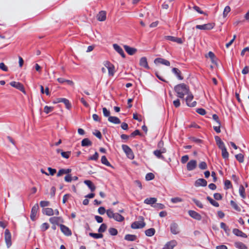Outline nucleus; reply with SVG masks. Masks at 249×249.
<instances>
[{
	"label": "nucleus",
	"instance_id": "c85d7f7f",
	"mask_svg": "<svg viewBox=\"0 0 249 249\" xmlns=\"http://www.w3.org/2000/svg\"><path fill=\"white\" fill-rule=\"evenodd\" d=\"M157 201L156 198L155 197H150L145 199L144 201V203L147 204L153 205L155 204Z\"/></svg>",
	"mask_w": 249,
	"mask_h": 249
},
{
	"label": "nucleus",
	"instance_id": "0e129e2a",
	"mask_svg": "<svg viewBox=\"0 0 249 249\" xmlns=\"http://www.w3.org/2000/svg\"><path fill=\"white\" fill-rule=\"evenodd\" d=\"M98 213L100 214H104L106 212L107 213V211L105 208L103 207H100L99 208L98 210Z\"/></svg>",
	"mask_w": 249,
	"mask_h": 249
},
{
	"label": "nucleus",
	"instance_id": "1a4fd4ad",
	"mask_svg": "<svg viewBox=\"0 0 249 249\" xmlns=\"http://www.w3.org/2000/svg\"><path fill=\"white\" fill-rule=\"evenodd\" d=\"M178 244L177 241L175 240H171L167 242L162 249H173Z\"/></svg>",
	"mask_w": 249,
	"mask_h": 249
},
{
	"label": "nucleus",
	"instance_id": "f257e3e1",
	"mask_svg": "<svg viewBox=\"0 0 249 249\" xmlns=\"http://www.w3.org/2000/svg\"><path fill=\"white\" fill-rule=\"evenodd\" d=\"M174 89L177 94V96L180 98H183L184 95H187L190 92L188 87L184 84L176 86Z\"/></svg>",
	"mask_w": 249,
	"mask_h": 249
},
{
	"label": "nucleus",
	"instance_id": "9b49d317",
	"mask_svg": "<svg viewBox=\"0 0 249 249\" xmlns=\"http://www.w3.org/2000/svg\"><path fill=\"white\" fill-rule=\"evenodd\" d=\"M39 209L38 204H36L33 207L31 210L30 217L31 219L34 221L36 220V214Z\"/></svg>",
	"mask_w": 249,
	"mask_h": 249
},
{
	"label": "nucleus",
	"instance_id": "338daca9",
	"mask_svg": "<svg viewBox=\"0 0 249 249\" xmlns=\"http://www.w3.org/2000/svg\"><path fill=\"white\" fill-rule=\"evenodd\" d=\"M65 181L67 182H71L72 181V176L71 175H67L65 177Z\"/></svg>",
	"mask_w": 249,
	"mask_h": 249
},
{
	"label": "nucleus",
	"instance_id": "f03ea898",
	"mask_svg": "<svg viewBox=\"0 0 249 249\" xmlns=\"http://www.w3.org/2000/svg\"><path fill=\"white\" fill-rule=\"evenodd\" d=\"M107 214L110 218H113L118 222H122L124 220V218L119 213H114L111 209L107 210Z\"/></svg>",
	"mask_w": 249,
	"mask_h": 249
},
{
	"label": "nucleus",
	"instance_id": "69168bd1",
	"mask_svg": "<svg viewBox=\"0 0 249 249\" xmlns=\"http://www.w3.org/2000/svg\"><path fill=\"white\" fill-rule=\"evenodd\" d=\"M189 160V157L188 155H185L182 157L181 159V162L182 163H185Z\"/></svg>",
	"mask_w": 249,
	"mask_h": 249
},
{
	"label": "nucleus",
	"instance_id": "774afa93",
	"mask_svg": "<svg viewBox=\"0 0 249 249\" xmlns=\"http://www.w3.org/2000/svg\"><path fill=\"white\" fill-rule=\"evenodd\" d=\"M8 37L9 36L6 34V32H0V38L4 39Z\"/></svg>",
	"mask_w": 249,
	"mask_h": 249
},
{
	"label": "nucleus",
	"instance_id": "a18cd8bd",
	"mask_svg": "<svg viewBox=\"0 0 249 249\" xmlns=\"http://www.w3.org/2000/svg\"><path fill=\"white\" fill-rule=\"evenodd\" d=\"M171 201L173 203H178L182 202V199L178 197H176L171 198Z\"/></svg>",
	"mask_w": 249,
	"mask_h": 249
},
{
	"label": "nucleus",
	"instance_id": "423d86ee",
	"mask_svg": "<svg viewBox=\"0 0 249 249\" xmlns=\"http://www.w3.org/2000/svg\"><path fill=\"white\" fill-rule=\"evenodd\" d=\"M4 238L6 246L9 248L12 245L11 234L9 230L6 229L4 232Z\"/></svg>",
	"mask_w": 249,
	"mask_h": 249
},
{
	"label": "nucleus",
	"instance_id": "f3484780",
	"mask_svg": "<svg viewBox=\"0 0 249 249\" xmlns=\"http://www.w3.org/2000/svg\"><path fill=\"white\" fill-rule=\"evenodd\" d=\"M154 63L155 64H161L167 66H170V63L169 61L161 58H157L155 59Z\"/></svg>",
	"mask_w": 249,
	"mask_h": 249
},
{
	"label": "nucleus",
	"instance_id": "393cba45",
	"mask_svg": "<svg viewBox=\"0 0 249 249\" xmlns=\"http://www.w3.org/2000/svg\"><path fill=\"white\" fill-rule=\"evenodd\" d=\"M57 102L63 103L65 104L66 107L69 109H70L71 107V103H70L69 101L66 98H59V99H58Z\"/></svg>",
	"mask_w": 249,
	"mask_h": 249
},
{
	"label": "nucleus",
	"instance_id": "4d7b16f0",
	"mask_svg": "<svg viewBox=\"0 0 249 249\" xmlns=\"http://www.w3.org/2000/svg\"><path fill=\"white\" fill-rule=\"evenodd\" d=\"M207 57H210L211 60H212V61L213 63H214V58H215V55L214 54V53H212V52H210L208 54V55L206 56Z\"/></svg>",
	"mask_w": 249,
	"mask_h": 249
},
{
	"label": "nucleus",
	"instance_id": "864d4df0",
	"mask_svg": "<svg viewBox=\"0 0 249 249\" xmlns=\"http://www.w3.org/2000/svg\"><path fill=\"white\" fill-rule=\"evenodd\" d=\"M103 114L105 117H110V111L108 110L106 107L103 108Z\"/></svg>",
	"mask_w": 249,
	"mask_h": 249
},
{
	"label": "nucleus",
	"instance_id": "5fc2aeb1",
	"mask_svg": "<svg viewBox=\"0 0 249 249\" xmlns=\"http://www.w3.org/2000/svg\"><path fill=\"white\" fill-rule=\"evenodd\" d=\"M99 157V155L97 152H95V153L92 156L90 157L89 158V160H98Z\"/></svg>",
	"mask_w": 249,
	"mask_h": 249
},
{
	"label": "nucleus",
	"instance_id": "4be33fe9",
	"mask_svg": "<svg viewBox=\"0 0 249 249\" xmlns=\"http://www.w3.org/2000/svg\"><path fill=\"white\" fill-rule=\"evenodd\" d=\"M114 50L117 52L123 58L125 57L123 49L117 44H114L113 45Z\"/></svg>",
	"mask_w": 249,
	"mask_h": 249
},
{
	"label": "nucleus",
	"instance_id": "ddd939ff",
	"mask_svg": "<svg viewBox=\"0 0 249 249\" xmlns=\"http://www.w3.org/2000/svg\"><path fill=\"white\" fill-rule=\"evenodd\" d=\"M197 166V161L196 160H191L187 164V169L192 171L195 169Z\"/></svg>",
	"mask_w": 249,
	"mask_h": 249
},
{
	"label": "nucleus",
	"instance_id": "7c9ffc66",
	"mask_svg": "<svg viewBox=\"0 0 249 249\" xmlns=\"http://www.w3.org/2000/svg\"><path fill=\"white\" fill-rule=\"evenodd\" d=\"M43 213L49 216H51L54 214L53 210L51 208L43 209Z\"/></svg>",
	"mask_w": 249,
	"mask_h": 249
},
{
	"label": "nucleus",
	"instance_id": "2eb2a0df",
	"mask_svg": "<svg viewBox=\"0 0 249 249\" xmlns=\"http://www.w3.org/2000/svg\"><path fill=\"white\" fill-rule=\"evenodd\" d=\"M10 84L11 86L19 89L22 92H24V87L23 85L20 83L13 81L11 82Z\"/></svg>",
	"mask_w": 249,
	"mask_h": 249
},
{
	"label": "nucleus",
	"instance_id": "cd10ccee",
	"mask_svg": "<svg viewBox=\"0 0 249 249\" xmlns=\"http://www.w3.org/2000/svg\"><path fill=\"white\" fill-rule=\"evenodd\" d=\"M108 121L114 124H119L121 123L120 120L117 117L110 116L108 118Z\"/></svg>",
	"mask_w": 249,
	"mask_h": 249
},
{
	"label": "nucleus",
	"instance_id": "052dcab7",
	"mask_svg": "<svg viewBox=\"0 0 249 249\" xmlns=\"http://www.w3.org/2000/svg\"><path fill=\"white\" fill-rule=\"evenodd\" d=\"M225 186L226 189L231 188L232 187L231 182L229 180H226L225 181Z\"/></svg>",
	"mask_w": 249,
	"mask_h": 249
},
{
	"label": "nucleus",
	"instance_id": "39448f33",
	"mask_svg": "<svg viewBox=\"0 0 249 249\" xmlns=\"http://www.w3.org/2000/svg\"><path fill=\"white\" fill-rule=\"evenodd\" d=\"M122 147L123 151L125 153L127 158L131 160L133 159L134 158V155L131 148L125 144L122 145Z\"/></svg>",
	"mask_w": 249,
	"mask_h": 249
},
{
	"label": "nucleus",
	"instance_id": "3c124183",
	"mask_svg": "<svg viewBox=\"0 0 249 249\" xmlns=\"http://www.w3.org/2000/svg\"><path fill=\"white\" fill-rule=\"evenodd\" d=\"M199 168L201 169L204 170L207 168V164L204 161L201 162L198 165Z\"/></svg>",
	"mask_w": 249,
	"mask_h": 249
},
{
	"label": "nucleus",
	"instance_id": "dca6fc26",
	"mask_svg": "<svg viewBox=\"0 0 249 249\" xmlns=\"http://www.w3.org/2000/svg\"><path fill=\"white\" fill-rule=\"evenodd\" d=\"M188 213L191 217L196 220H200L201 219L200 214L194 211L190 210L188 212Z\"/></svg>",
	"mask_w": 249,
	"mask_h": 249
},
{
	"label": "nucleus",
	"instance_id": "9d476101",
	"mask_svg": "<svg viewBox=\"0 0 249 249\" xmlns=\"http://www.w3.org/2000/svg\"><path fill=\"white\" fill-rule=\"evenodd\" d=\"M170 231L173 234H178L179 233L180 230L178 225L176 223H172L170 225Z\"/></svg>",
	"mask_w": 249,
	"mask_h": 249
},
{
	"label": "nucleus",
	"instance_id": "f704fd0d",
	"mask_svg": "<svg viewBox=\"0 0 249 249\" xmlns=\"http://www.w3.org/2000/svg\"><path fill=\"white\" fill-rule=\"evenodd\" d=\"M172 71L179 79L182 80L183 79V77L180 74V71L178 69L174 68L172 69Z\"/></svg>",
	"mask_w": 249,
	"mask_h": 249
},
{
	"label": "nucleus",
	"instance_id": "6ab92c4d",
	"mask_svg": "<svg viewBox=\"0 0 249 249\" xmlns=\"http://www.w3.org/2000/svg\"><path fill=\"white\" fill-rule=\"evenodd\" d=\"M61 231L66 235L70 236L71 234V232L69 228L64 225H60Z\"/></svg>",
	"mask_w": 249,
	"mask_h": 249
},
{
	"label": "nucleus",
	"instance_id": "09e8293b",
	"mask_svg": "<svg viewBox=\"0 0 249 249\" xmlns=\"http://www.w3.org/2000/svg\"><path fill=\"white\" fill-rule=\"evenodd\" d=\"M193 201L195 203V204L199 208H202L203 207V204L200 201L196 199H193Z\"/></svg>",
	"mask_w": 249,
	"mask_h": 249
},
{
	"label": "nucleus",
	"instance_id": "a211bd4d",
	"mask_svg": "<svg viewBox=\"0 0 249 249\" xmlns=\"http://www.w3.org/2000/svg\"><path fill=\"white\" fill-rule=\"evenodd\" d=\"M207 184V181L203 178H199L197 179L195 183V186L196 187L206 186Z\"/></svg>",
	"mask_w": 249,
	"mask_h": 249
},
{
	"label": "nucleus",
	"instance_id": "ea45409f",
	"mask_svg": "<svg viewBox=\"0 0 249 249\" xmlns=\"http://www.w3.org/2000/svg\"><path fill=\"white\" fill-rule=\"evenodd\" d=\"M89 235L95 239L102 238L103 237V235L102 233H94L90 232L89 233Z\"/></svg>",
	"mask_w": 249,
	"mask_h": 249
},
{
	"label": "nucleus",
	"instance_id": "8fccbe9b",
	"mask_svg": "<svg viewBox=\"0 0 249 249\" xmlns=\"http://www.w3.org/2000/svg\"><path fill=\"white\" fill-rule=\"evenodd\" d=\"M154 178V175L152 173H149L146 174L145 176V179L147 180H150Z\"/></svg>",
	"mask_w": 249,
	"mask_h": 249
},
{
	"label": "nucleus",
	"instance_id": "473e14b6",
	"mask_svg": "<svg viewBox=\"0 0 249 249\" xmlns=\"http://www.w3.org/2000/svg\"><path fill=\"white\" fill-rule=\"evenodd\" d=\"M236 248L239 249H247V247L243 243L241 242H237L235 243Z\"/></svg>",
	"mask_w": 249,
	"mask_h": 249
},
{
	"label": "nucleus",
	"instance_id": "bb28decb",
	"mask_svg": "<svg viewBox=\"0 0 249 249\" xmlns=\"http://www.w3.org/2000/svg\"><path fill=\"white\" fill-rule=\"evenodd\" d=\"M84 182L86 185H87L88 186V187L91 192H93L95 191L96 187L91 181L89 180H86L84 181Z\"/></svg>",
	"mask_w": 249,
	"mask_h": 249
},
{
	"label": "nucleus",
	"instance_id": "79ce46f5",
	"mask_svg": "<svg viewBox=\"0 0 249 249\" xmlns=\"http://www.w3.org/2000/svg\"><path fill=\"white\" fill-rule=\"evenodd\" d=\"M136 237L134 235L127 234L125 236L124 239L128 241H134Z\"/></svg>",
	"mask_w": 249,
	"mask_h": 249
},
{
	"label": "nucleus",
	"instance_id": "e433bc0d",
	"mask_svg": "<svg viewBox=\"0 0 249 249\" xmlns=\"http://www.w3.org/2000/svg\"><path fill=\"white\" fill-rule=\"evenodd\" d=\"M222 151V157L225 159H228L229 158V153L228 152L226 147L221 149Z\"/></svg>",
	"mask_w": 249,
	"mask_h": 249
},
{
	"label": "nucleus",
	"instance_id": "b1692460",
	"mask_svg": "<svg viewBox=\"0 0 249 249\" xmlns=\"http://www.w3.org/2000/svg\"><path fill=\"white\" fill-rule=\"evenodd\" d=\"M233 233L237 236H240L244 238H247V235L246 233L242 232L241 231L237 229L233 230Z\"/></svg>",
	"mask_w": 249,
	"mask_h": 249
},
{
	"label": "nucleus",
	"instance_id": "5701e85b",
	"mask_svg": "<svg viewBox=\"0 0 249 249\" xmlns=\"http://www.w3.org/2000/svg\"><path fill=\"white\" fill-rule=\"evenodd\" d=\"M97 18L99 21H104L106 19V12L104 11H100L97 15Z\"/></svg>",
	"mask_w": 249,
	"mask_h": 249
},
{
	"label": "nucleus",
	"instance_id": "6e6552de",
	"mask_svg": "<svg viewBox=\"0 0 249 249\" xmlns=\"http://www.w3.org/2000/svg\"><path fill=\"white\" fill-rule=\"evenodd\" d=\"M105 66L107 68L108 71V74L109 76H113L115 72L114 66L109 62H106Z\"/></svg>",
	"mask_w": 249,
	"mask_h": 249
},
{
	"label": "nucleus",
	"instance_id": "bf43d9fd",
	"mask_svg": "<svg viewBox=\"0 0 249 249\" xmlns=\"http://www.w3.org/2000/svg\"><path fill=\"white\" fill-rule=\"evenodd\" d=\"M64 174H66L65 169H61L58 171L57 174V177H59Z\"/></svg>",
	"mask_w": 249,
	"mask_h": 249
},
{
	"label": "nucleus",
	"instance_id": "49530a36",
	"mask_svg": "<svg viewBox=\"0 0 249 249\" xmlns=\"http://www.w3.org/2000/svg\"><path fill=\"white\" fill-rule=\"evenodd\" d=\"M236 160L240 162H243L244 161V156L242 154H239L235 156Z\"/></svg>",
	"mask_w": 249,
	"mask_h": 249
},
{
	"label": "nucleus",
	"instance_id": "6e6d98bb",
	"mask_svg": "<svg viewBox=\"0 0 249 249\" xmlns=\"http://www.w3.org/2000/svg\"><path fill=\"white\" fill-rule=\"evenodd\" d=\"M49 227V225L47 223H43L41 226V229L42 231L47 230Z\"/></svg>",
	"mask_w": 249,
	"mask_h": 249
},
{
	"label": "nucleus",
	"instance_id": "c756f323",
	"mask_svg": "<svg viewBox=\"0 0 249 249\" xmlns=\"http://www.w3.org/2000/svg\"><path fill=\"white\" fill-rule=\"evenodd\" d=\"M239 193L240 196L243 198L245 199L246 197V195L245 193V189L242 185L239 186Z\"/></svg>",
	"mask_w": 249,
	"mask_h": 249
},
{
	"label": "nucleus",
	"instance_id": "603ef678",
	"mask_svg": "<svg viewBox=\"0 0 249 249\" xmlns=\"http://www.w3.org/2000/svg\"><path fill=\"white\" fill-rule=\"evenodd\" d=\"M231 8L229 6H227L225 7L224 12H223V16L224 17H226L228 14L230 12Z\"/></svg>",
	"mask_w": 249,
	"mask_h": 249
},
{
	"label": "nucleus",
	"instance_id": "72a5a7b5",
	"mask_svg": "<svg viewBox=\"0 0 249 249\" xmlns=\"http://www.w3.org/2000/svg\"><path fill=\"white\" fill-rule=\"evenodd\" d=\"M57 153H61V156L66 159H68L70 156L71 152L68 151V152H63L60 149H57Z\"/></svg>",
	"mask_w": 249,
	"mask_h": 249
},
{
	"label": "nucleus",
	"instance_id": "37998d69",
	"mask_svg": "<svg viewBox=\"0 0 249 249\" xmlns=\"http://www.w3.org/2000/svg\"><path fill=\"white\" fill-rule=\"evenodd\" d=\"M107 228V226L106 224L103 223L100 226V228H99L98 231L99 232H103L106 231V229Z\"/></svg>",
	"mask_w": 249,
	"mask_h": 249
},
{
	"label": "nucleus",
	"instance_id": "e2e57ef3",
	"mask_svg": "<svg viewBox=\"0 0 249 249\" xmlns=\"http://www.w3.org/2000/svg\"><path fill=\"white\" fill-rule=\"evenodd\" d=\"M196 112H197L198 114H200V115H205V114H206V112L205 110V109H204L203 108H197V109H196Z\"/></svg>",
	"mask_w": 249,
	"mask_h": 249
},
{
	"label": "nucleus",
	"instance_id": "20e7f679",
	"mask_svg": "<svg viewBox=\"0 0 249 249\" xmlns=\"http://www.w3.org/2000/svg\"><path fill=\"white\" fill-rule=\"evenodd\" d=\"M140 220L135 221L131 224V227L133 229H142L145 227V223L144 222L143 218L140 217Z\"/></svg>",
	"mask_w": 249,
	"mask_h": 249
},
{
	"label": "nucleus",
	"instance_id": "a19ab883",
	"mask_svg": "<svg viewBox=\"0 0 249 249\" xmlns=\"http://www.w3.org/2000/svg\"><path fill=\"white\" fill-rule=\"evenodd\" d=\"M101 162L103 164H104L107 166H111V164L108 161V160L105 156H103L102 157Z\"/></svg>",
	"mask_w": 249,
	"mask_h": 249
},
{
	"label": "nucleus",
	"instance_id": "4468645a",
	"mask_svg": "<svg viewBox=\"0 0 249 249\" xmlns=\"http://www.w3.org/2000/svg\"><path fill=\"white\" fill-rule=\"evenodd\" d=\"M164 39L168 40H170L173 42H177L178 44H182L183 41L181 38L176 37L172 36H165Z\"/></svg>",
	"mask_w": 249,
	"mask_h": 249
},
{
	"label": "nucleus",
	"instance_id": "4c0bfd02",
	"mask_svg": "<svg viewBox=\"0 0 249 249\" xmlns=\"http://www.w3.org/2000/svg\"><path fill=\"white\" fill-rule=\"evenodd\" d=\"M207 199L210 202V203L213 205V206H215V207H218L219 206V204L217 202H216V201L214 200L213 199H212L211 197L210 196H207Z\"/></svg>",
	"mask_w": 249,
	"mask_h": 249
},
{
	"label": "nucleus",
	"instance_id": "aec40b11",
	"mask_svg": "<svg viewBox=\"0 0 249 249\" xmlns=\"http://www.w3.org/2000/svg\"><path fill=\"white\" fill-rule=\"evenodd\" d=\"M124 47L125 51L129 55H133L137 52V50L136 49L130 47L127 45H124Z\"/></svg>",
	"mask_w": 249,
	"mask_h": 249
},
{
	"label": "nucleus",
	"instance_id": "f8f14e48",
	"mask_svg": "<svg viewBox=\"0 0 249 249\" xmlns=\"http://www.w3.org/2000/svg\"><path fill=\"white\" fill-rule=\"evenodd\" d=\"M166 150L164 148H160L159 150H156L154 151V154L159 159H164V157L162 155L166 152Z\"/></svg>",
	"mask_w": 249,
	"mask_h": 249
},
{
	"label": "nucleus",
	"instance_id": "7ed1b4c3",
	"mask_svg": "<svg viewBox=\"0 0 249 249\" xmlns=\"http://www.w3.org/2000/svg\"><path fill=\"white\" fill-rule=\"evenodd\" d=\"M214 23H209L203 25H197L195 27H193V30H210L214 27Z\"/></svg>",
	"mask_w": 249,
	"mask_h": 249
},
{
	"label": "nucleus",
	"instance_id": "680f3d73",
	"mask_svg": "<svg viewBox=\"0 0 249 249\" xmlns=\"http://www.w3.org/2000/svg\"><path fill=\"white\" fill-rule=\"evenodd\" d=\"M50 202L48 201H41L40 202V206L42 207H45L49 205Z\"/></svg>",
	"mask_w": 249,
	"mask_h": 249
},
{
	"label": "nucleus",
	"instance_id": "13d9d810",
	"mask_svg": "<svg viewBox=\"0 0 249 249\" xmlns=\"http://www.w3.org/2000/svg\"><path fill=\"white\" fill-rule=\"evenodd\" d=\"M153 207L158 209H163L165 207L164 205L161 203H157Z\"/></svg>",
	"mask_w": 249,
	"mask_h": 249
},
{
	"label": "nucleus",
	"instance_id": "de8ad7c7",
	"mask_svg": "<svg viewBox=\"0 0 249 249\" xmlns=\"http://www.w3.org/2000/svg\"><path fill=\"white\" fill-rule=\"evenodd\" d=\"M108 231L111 235H116L118 234L117 230L113 228H110Z\"/></svg>",
	"mask_w": 249,
	"mask_h": 249
},
{
	"label": "nucleus",
	"instance_id": "a878e982",
	"mask_svg": "<svg viewBox=\"0 0 249 249\" xmlns=\"http://www.w3.org/2000/svg\"><path fill=\"white\" fill-rule=\"evenodd\" d=\"M49 221L53 224H58L59 222H62L60 217H52L50 218Z\"/></svg>",
	"mask_w": 249,
	"mask_h": 249
},
{
	"label": "nucleus",
	"instance_id": "c9c22d12",
	"mask_svg": "<svg viewBox=\"0 0 249 249\" xmlns=\"http://www.w3.org/2000/svg\"><path fill=\"white\" fill-rule=\"evenodd\" d=\"M155 230L154 228H150L145 231V233L147 236H152L154 235Z\"/></svg>",
	"mask_w": 249,
	"mask_h": 249
},
{
	"label": "nucleus",
	"instance_id": "58836bf2",
	"mask_svg": "<svg viewBox=\"0 0 249 249\" xmlns=\"http://www.w3.org/2000/svg\"><path fill=\"white\" fill-rule=\"evenodd\" d=\"M230 204L236 211H237L238 212H240L241 211L240 208L233 200H231L230 201Z\"/></svg>",
	"mask_w": 249,
	"mask_h": 249
},
{
	"label": "nucleus",
	"instance_id": "0eeeda50",
	"mask_svg": "<svg viewBox=\"0 0 249 249\" xmlns=\"http://www.w3.org/2000/svg\"><path fill=\"white\" fill-rule=\"evenodd\" d=\"M187 95V96L186 98V102L187 105L191 107H195L196 105V101L191 102L192 100L194 98L193 94L189 92Z\"/></svg>",
	"mask_w": 249,
	"mask_h": 249
},
{
	"label": "nucleus",
	"instance_id": "412c9836",
	"mask_svg": "<svg viewBox=\"0 0 249 249\" xmlns=\"http://www.w3.org/2000/svg\"><path fill=\"white\" fill-rule=\"evenodd\" d=\"M140 65L146 69H149V67L148 66L147 59L145 57H142L140 60Z\"/></svg>",
	"mask_w": 249,
	"mask_h": 249
},
{
	"label": "nucleus",
	"instance_id": "c03bdc74",
	"mask_svg": "<svg viewBox=\"0 0 249 249\" xmlns=\"http://www.w3.org/2000/svg\"><path fill=\"white\" fill-rule=\"evenodd\" d=\"M53 109V107L45 106L44 108V111L46 113L48 114L50 112H52Z\"/></svg>",
	"mask_w": 249,
	"mask_h": 249
},
{
	"label": "nucleus",
	"instance_id": "2f4dec72",
	"mask_svg": "<svg viewBox=\"0 0 249 249\" xmlns=\"http://www.w3.org/2000/svg\"><path fill=\"white\" fill-rule=\"evenodd\" d=\"M92 143L91 141L88 138L84 139L81 142V145L82 146H89L91 145Z\"/></svg>",
	"mask_w": 249,
	"mask_h": 249
}]
</instances>
